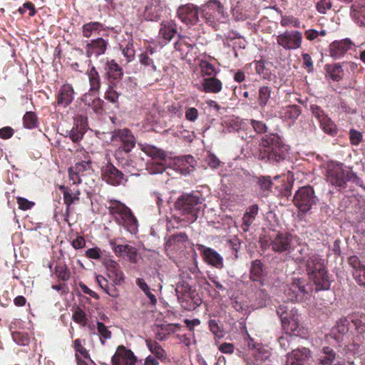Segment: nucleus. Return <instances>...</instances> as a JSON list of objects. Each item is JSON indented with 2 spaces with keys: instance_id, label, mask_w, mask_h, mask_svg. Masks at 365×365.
Wrapping results in <instances>:
<instances>
[{
  "instance_id": "f257e3e1",
  "label": "nucleus",
  "mask_w": 365,
  "mask_h": 365,
  "mask_svg": "<svg viewBox=\"0 0 365 365\" xmlns=\"http://www.w3.org/2000/svg\"><path fill=\"white\" fill-rule=\"evenodd\" d=\"M288 150V146L277 134L270 133L261 138L259 147L252 150V154L259 160L277 165L287 158Z\"/></svg>"
},
{
  "instance_id": "f03ea898",
  "label": "nucleus",
  "mask_w": 365,
  "mask_h": 365,
  "mask_svg": "<svg viewBox=\"0 0 365 365\" xmlns=\"http://www.w3.org/2000/svg\"><path fill=\"white\" fill-rule=\"evenodd\" d=\"M108 203V213L115 223L130 233L135 234L138 232V221L130 208L115 199L109 200Z\"/></svg>"
},
{
  "instance_id": "7ed1b4c3",
  "label": "nucleus",
  "mask_w": 365,
  "mask_h": 365,
  "mask_svg": "<svg viewBox=\"0 0 365 365\" xmlns=\"http://www.w3.org/2000/svg\"><path fill=\"white\" fill-rule=\"evenodd\" d=\"M203 199L200 193L192 191L182 192L174 203L175 210L187 217V221L193 222L199 217L202 209Z\"/></svg>"
},
{
  "instance_id": "20e7f679",
  "label": "nucleus",
  "mask_w": 365,
  "mask_h": 365,
  "mask_svg": "<svg viewBox=\"0 0 365 365\" xmlns=\"http://www.w3.org/2000/svg\"><path fill=\"white\" fill-rule=\"evenodd\" d=\"M304 264L307 275L316 284L317 289H328L330 282L324 259L317 254H311L307 258Z\"/></svg>"
},
{
  "instance_id": "39448f33",
  "label": "nucleus",
  "mask_w": 365,
  "mask_h": 365,
  "mask_svg": "<svg viewBox=\"0 0 365 365\" xmlns=\"http://www.w3.org/2000/svg\"><path fill=\"white\" fill-rule=\"evenodd\" d=\"M113 142H119L121 145L115 152V159L120 162L124 168L129 165V160L123 162V154H128L135 146L136 139L128 128L117 129L113 132L111 136Z\"/></svg>"
},
{
  "instance_id": "423d86ee",
  "label": "nucleus",
  "mask_w": 365,
  "mask_h": 365,
  "mask_svg": "<svg viewBox=\"0 0 365 365\" xmlns=\"http://www.w3.org/2000/svg\"><path fill=\"white\" fill-rule=\"evenodd\" d=\"M319 201L314 190L311 185L299 187L295 192L293 203L298 209L299 216H304Z\"/></svg>"
},
{
  "instance_id": "0eeeda50",
  "label": "nucleus",
  "mask_w": 365,
  "mask_h": 365,
  "mask_svg": "<svg viewBox=\"0 0 365 365\" xmlns=\"http://www.w3.org/2000/svg\"><path fill=\"white\" fill-rule=\"evenodd\" d=\"M277 314L281 319V324L286 334H298L299 314L292 304H281L277 309Z\"/></svg>"
},
{
  "instance_id": "6e6552de",
  "label": "nucleus",
  "mask_w": 365,
  "mask_h": 365,
  "mask_svg": "<svg viewBox=\"0 0 365 365\" xmlns=\"http://www.w3.org/2000/svg\"><path fill=\"white\" fill-rule=\"evenodd\" d=\"M349 323L350 319H340L336 322V330L338 333L342 334L341 340L346 354H348L349 351L354 355L359 354L361 341L360 336H354L353 334L349 333Z\"/></svg>"
},
{
  "instance_id": "1a4fd4ad",
  "label": "nucleus",
  "mask_w": 365,
  "mask_h": 365,
  "mask_svg": "<svg viewBox=\"0 0 365 365\" xmlns=\"http://www.w3.org/2000/svg\"><path fill=\"white\" fill-rule=\"evenodd\" d=\"M311 291V286L306 280L294 278L286 286L284 294L287 299L292 302H302L310 295Z\"/></svg>"
},
{
  "instance_id": "9d476101",
  "label": "nucleus",
  "mask_w": 365,
  "mask_h": 365,
  "mask_svg": "<svg viewBox=\"0 0 365 365\" xmlns=\"http://www.w3.org/2000/svg\"><path fill=\"white\" fill-rule=\"evenodd\" d=\"M299 244V237L288 232H279L270 242L271 249L278 253H290Z\"/></svg>"
},
{
  "instance_id": "9b49d317",
  "label": "nucleus",
  "mask_w": 365,
  "mask_h": 365,
  "mask_svg": "<svg viewBox=\"0 0 365 365\" xmlns=\"http://www.w3.org/2000/svg\"><path fill=\"white\" fill-rule=\"evenodd\" d=\"M178 299L181 307L187 311L195 309L202 303V299L188 284L184 283L176 289Z\"/></svg>"
},
{
  "instance_id": "f8f14e48",
  "label": "nucleus",
  "mask_w": 365,
  "mask_h": 365,
  "mask_svg": "<svg viewBox=\"0 0 365 365\" xmlns=\"http://www.w3.org/2000/svg\"><path fill=\"white\" fill-rule=\"evenodd\" d=\"M310 110L313 116L318 120L320 128L326 134L334 137L338 133V127L326 112L317 105H311Z\"/></svg>"
},
{
  "instance_id": "ddd939ff",
  "label": "nucleus",
  "mask_w": 365,
  "mask_h": 365,
  "mask_svg": "<svg viewBox=\"0 0 365 365\" xmlns=\"http://www.w3.org/2000/svg\"><path fill=\"white\" fill-rule=\"evenodd\" d=\"M200 14L210 25L225 17V7L220 0H209L200 7Z\"/></svg>"
},
{
  "instance_id": "4468645a",
  "label": "nucleus",
  "mask_w": 365,
  "mask_h": 365,
  "mask_svg": "<svg viewBox=\"0 0 365 365\" xmlns=\"http://www.w3.org/2000/svg\"><path fill=\"white\" fill-rule=\"evenodd\" d=\"M200 13V8L192 3L181 5L177 9V16L187 26L197 24Z\"/></svg>"
},
{
  "instance_id": "2eb2a0df",
  "label": "nucleus",
  "mask_w": 365,
  "mask_h": 365,
  "mask_svg": "<svg viewBox=\"0 0 365 365\" xmlns=\"http://www.w3.org/2000/svg\"><path fill=\"white\" fill-rule=\"evenodd\" d=\"M277 42L286 50L297 49L302 43V34L299 31H285L277 36Z\"/></svg>"
},
{
  "instance_id": "dca6fc26",
  "label": "nucleus",
  "mask_w": 365,
  "mask_h": 365,
  "mask_svg": "<svg viewBox=\"0 0 365 365\" xmlns=\"http://www.w3.org/2000/svg\"><path fill=\"white\" fill-rule=\"evenodd\" d=\"M86 42L84 53L88 58H98L104 55L109 46L108 39L103 38V37H98Z\"/></svg>"
},
{
  "instance_id": "f3484780",
  "label": "nucleus",
  "mask_w": 365,
  "mask_h": 365,
  "mask_svg": "<svg viewBox=\"0 0 365 365\" xmlns=\"http://www.w3.org/2000/svg\"><path fill=\"white\" fill-rule=\"evenodd\" d=\"M102 179L113 186L124 185L127 182L125 175L113 164L108 163L101 169Z\"/></svg>"
},
{
  "instance_id": "a211bd4d",
  "label": "nucleus",
  "mask_w": 365,
  "mask_h": 365,
  "mask_svg": "<svg viewBox=\"0 0 365 365\" xmlns=\"http://www.w3.org/2000/svg\"><path fill=\"white\" fill-rule=\"evenodd\" d=\"M327 180L339 190L344 188L347 182L346 171L339 165L330 166L327 170Z\"/></svg>"
},
{
  "instance_id": "6ab92c4d",
  "label": "nucleus",
  "mask_w": 365,
  "mask_h": 365,
  "mask_svg": "<svg viewBox=\"0 0 365 365\" xmlns=\"http://www.w3.org/2000/svg\"><path fill=\"white\" fill-rule=\"evenodd\" d=\"M347 262L351 268V274L356 283L359 287L365 288V264L356 255L348 257Z\"/></svg>"
},
{
  "instance_id": "aec40b11",
  "label": "nucleus",
  "mask_w": 365,
  "mask_h": 365,
  "mask_svg": "<svg viewBox=\"0 0 365 365\" xmlns=\"http://www.w3.org/2000/svg\"><path fill=\"white\" fill-rule=\"evenodd\" d=\"M75 91L71 84L63 83L56 94V101L54 106L56 107L66 108L74 100Z\"/></svg>"
},
{
  "instance_id": "412c9836",
  "label": "nucleus",
  "mask_w": 365,
  "mask_h": 365,
  "mask_svg": "<svg viewBox=\"0 0 365 365\" xmlns=\"http://www.w3.org/2000/svg\"><path fill=\"white\" fill-rule=\"evenodd\" d=\"M137 357L134 353L123 345L118 346L117 350L111 358L112 365H135Z\"/></svg>"
},
{
  "instance_id": "4be33fe9",
  "label": "nucleus",
  "mask_w": 365,
  "mask_h": 365,
  "mask_svg": "<svg viewBox=\"0 0 365 365\" xmlns=\"http://www.w3.org/2000/svg\"><path fill=\"white\" fill-rule=\"evenodd\" d=\"M354 43L350 38H346L340 41H334L329 46V56L336 60L344 56L346 53L351 50Z\"/></svg>"
},
{
  "instance_id": "5701e85b",
  "label": "nucleus",
  "mask_w": 365,
  "mask_h": 365,
  "mask_svg": "<svg viewBox=\"0 0 365 365\" xmlns=\"http://www.w3.org/2000/svg\"><path fill=\"white\" fill-rule=\"evenodd\" d=\"M105 71V77L108 81V84L118 85L121 81L123 71L115 60L107 59Z\"/></svg>"
},
{
  "instance_id": "b1692460",
  "label": "nucleus",
  "mask_w": 365,
  "mask_h": 365,
  "mask_svg": "<svg viewBox=\"0 0 365 365\" xmlns=\"http://www.w3.org/2000/svg\"><path fill=\"white\" fill-rule=\"evenodd\" d=\"M286 365H305L311 358V351L306 347L294 349L287 354Z\"/></svg>"
},
{
  "instance_id": "393cba45",
  "label": "nucleus",
  "mask_w": 365,
  "mask_h": 365,
  "mask_svg": "<svg viewBox=\"0 0 365 365\" xmlns=\"http://www.w3.org/2000/svg\"><path fill=\"white\" fill-rule=\"evenodd\" d=\"M197 248L202 256L203 260L207 264L217 269H221L223 267V258L217 251L202 245H199Z\"/></svg>"
},
{
  "instance_id": "a878e982",
  "label": "nucleus",
  "mask_w": 365,
  "mask_h": 365,
  "mask_svg": "<svg viewBox=\"0 0 365 365\" xmlns=\"http://www.w3.org/2000/svg\"><path fill=\"white\" fill-rule=\"evenodd\" d=\"M74 125L69 132V138L73 143H78L83 137L87 129V118L83 115H77L74 118Z\"/></svg>"
},
{
  "instance_id": "bb28decb",
  "label": "nucleus",
  "mask_w": 365,
  "mask_h": 365,
  "mask_svg": "<svg viewBox=\"0 0 365 365\" xmlns=\"http://www.w3.org/2000/svg\"><path fill=\"white\" fill-rule=\"evenodd\" d=\"M325 78L333 82H339L344 78L345 71L341 62L327 63L324 67Z\"/></svg>"
},
{
  "instance_id": "cd10ccee",
  "label": "nucleus",
  "mask_w": 365,
  "mask_h": 365,
  "mask_svg": "<svg viewBox=\"0 0 365 365\" xmlns=\"http://www.w3.org/2000/svg\"><path fill=\"white\" fill-rule=\"evenodd\" d=\"M188 240L187 235L184 232L173 234L168 237L165 247L167 250H181L185 247V244L188 242Z\"/></svg>"
},
{
  "instance_id": "c85d7f7f",
  "label": "nucleus",
  "mask_w": 365,
  "mask_h": 365,
  "mask_svg": "<svg viewBox=\"0 0 365 365\" xmlns=\"http://www.w3.org/2000/svg\"><path fill=\"white\" fill-rule=\"evenodd\" d=\"M105 266L108 272V277L115 284H121L125 277L120 269L119 264L113 259H107L105 262Z\"/></svg>"
},
{
  "instance_id": "c756f323",
  "label": "nucleus",
  "mask_w": 365,
  "mask_h": 365,
  "mask_svg": "<svg viewBox=\"0 0 365 365\" xmlns=\"http://www.w3.org/2000/svg\"><path fill=\"white\" fill-rule=\"evenodd\" d=\"M58 188L63 193L64 204H73L79 201L81 190L77 185H73L69 182L68 185H62Z\"/></svg>"
},
{
  "instance_id": "7c9ffc66",
  "label": "nucleus",
  "mask_w": 365,
  "mask_h": 365,
  "mask_svg": "<svg viewBox=\"0 0 365 365\" xmlns=\"http://www.w3.org/2000/svg\"><path fill=\"white\" fill-rule=\"evenodd\" d=\"M302 113L299 106L289 105L282 107L279 111V116L289 124H293Z\"/></svg>"
},
{
  "instance_id": "2f4dec72",
  "label": "nucleus",
  "mask_w": 365,
  "mask_h": 365,
  "mask_svg": "<svg viewBox=\"0 0 365 365\" xmlns=\"http://www.w3.org/2000/svg\"><path fill=\"white\" fill-rule=\"evenodd\" d=\"M177 34L178 26L174 21H165L160 24L159 36L162 38L165 43L170 41Z\"/></svg>"
},
{
  "instance_id": "473e14b6",
  "label": "nucleus",
  "mask_w": 365,
  "mask_h": 365,
  "mask_svg": "<svg viewBox=\"0 0 365 365\" xmlns=\"http://www.w3.org/2000/svg\"><path fill=\"white\" fill-rule=\"evenodd\" d=\"M350 16L361 26L365 18V0H354L350 8Z\"/></svg>"
},
{
  "instance_id": "72a5a7b5",
  "label": "nucleus",
  "mask_w": 365,
  "mask_h": 365,
  "mask_svg": "<svg viewBox=\"0 0 365 365\" xmlns=\"http://www.w3.org/2000/svg\"><path fill=\"white\" fill-rule=\"evenodd\" d=\"M161 16V6L159 0H148L145 8V17L147 20L156 21Z\"/></svg>"
},
{
  "instance_id": "f704fd0d",
  "label": "nucleus",
  "mask_w": 365,
  "mask_h": 365,
  "mask_svg": "<svg viewBox=\"0 0 365 365\" xmlns=\"http://www.w3.org/2000/svg\"><path fill=\"white\" fill-rule=\"evenodd\" d=\"M102 31H105V26L102 23L98 21H91L84 24L81 28L83 36L87 38L93 36L100 35Z\"/></svg>"
},
{
  "instance_id": "c9c22d12",
  "label": "nucleus",
  "mask_w": 365,
  "mask_h": 365,
  "mask_svg": "<svg viewBox=\"0 0 365 365\" xmlns=\"http://www.w3.org/2000/svg\"><path fill=\"white\" fill-rule=\"evenodd\" d=\"M178 41L174 43V48L182 57H186L195 45L188 42L189 37L178 34Z\"/></svg>"
},
{
  "instance_id": "e433bc0d",
  "label": "nucleus",
  "mask_w": 365,
  "mask_h": 365,
  "mask_svg": "<svg viewBox=\"0 0 365 365\" xmlns=\"http://www.w3.org/2000/svg\"><path fill=\"white\" fill-rule=\"evenodd\" d=\"M202 91L205 93H218L222 91V83L215 76L205 78L202 83Z\"/></svg>"
},
{
  "instance_id": "4c0bfd02",
  "label": "nucleus",
  "mask_w": 365,
  "mask_h": 365,
  "mask_svg": "<svg viewBox=\"0 0 365 365\" xmlns=\"http://www.w3.org/2000/svg\"><path fill=\"white\" fill-rule=\"evenodd\" d=\"M259 207L257 204L250 206L245 212L242 217V229L244 232H247L250 225L257 215Z\"/></svg>"
},
{
  "instance_id": "58836bf2",
  "label": "nucleus",
  "mask_w": 365,
  "mask_h": 365,
  "mask_svg": "<svg viewBox=\"0 0 365 365\" xmlns=\"http://www.w3.org/2000/svg\"><path fill=\"white\" fill-rule=\"evenodd\" d=\"M263 267L264 265L261 260L255 259L252 262L250 269V278L253 282H258L262 283L263 278Z\"/></svg>"
},
{
  "instance_id": "ea45409f",
  "label": "nucleus",
  "mask_w": 365,
  "mask_h": 365,
  "mask_svg": "<svg viewBox=\"0 0 365 365\" xmlns=\"http://www.w3.org/2000/svg\"><path fill=\"white\" fill-rule=\"evenodd\" d=\"M145 343L148 349L156 356L157 359L162 361L167 359L166 351L157 341L152 339H146Z\"/></svg>"
},
{
  "instance_id": "a19ab883",
  "label": "nucleus",
  "mask_w": 365,
  "mask_h": 365,
  "mask_svg": "<svg viewBox=\"0 0 365 365\" xmlns=\"http://www.w3.org/2000/svg\"><path fill=\"white\" fill-rule=\"evenodd\" d=\"M350 322L354 325L358 335L365 333V314L353 313L349 316Z\"/></svg>"
},
{
  "instance_id": "79ce46f5",
  "label": "nucleus",
  "mask_w": 365,
  "mask_h": 365,
  "mask_svg": "<svg viewBox=\"0 0 365 365\" xmlns=\"http://www.w3.org/2000/svg\"><path fill=\"white\" fill-rule=\"evenodd\" d=\"M90 91H98L101 88V78L99 73L94 66H92L88 71Z\"/></svg>"
},
{
  "instance_id": "37998d69",
  "label": "nucleus",
  "mask_w": 365,
  "mask_h": 365,
  "mask_svg": "<svg viewBox=\"0 0 365 365\" xmlns=\"http://www.w3.org/2000/svg\"><path fill=\"white\" fill-rule=\"evenodd\" d=\"M23 125L25 128L32 130L38 128V118L35 112L27 111L22 118Z\"/></svg>"
},
{
  "instance_id": "c03bdc74",
  "label": "nucleus",
  "mask_w": 365,
  "mask_h": 365,
  "mask_svg": "<svg viewBox=\"0 0 365 365\" xmlns=\"http://www.w3.org/2000/svg\"><path fill=\"white\" fill-rule=\"evenodd\" d=\"M320 364L323 365H331L336 361V354L333 349L324 346L322 351V355L319 359Z\"/></svg>"
},
{
  "instance_id": "a18cd8bd",
  "label": "nucleus",
  "mask_w": 365,
  "mask_h": 365,
  "mask_svg": "<svg viewBox=\"0 0 365 365\" xmlns=\"http://www.w3.org/2000/svg\"><path fill=\"white\" fill-rule=\"evenodd\" d=\"M71 167L82 177L91 175L93 172L91 160H81Z\"/></svg>"
},
{
  "instance_id": "49530a36",
  "label": "nucleus",
  "mask_w": 365,
  "mask_h": 365,
  "mask_svg": "<svg viewBox=\"0 0 365 365\" xmlns=\"http://www.w3.org/2000/svg\"><path fill=\"white\" fill-rule=\"evenodd\" d=\"M56 277L61 281H68L71 277V272L64 262H58L54 269Z\"/></svg>"
},
{
  "instance_id": "de8ad7c7",
  "label": "nucleus",
  "mask_w": 365,
  "mask_h": 365,
  "mask_svg": "<svg viewBox=\"0 0 365 365\" xmlns=\"http://www.w3.org/2000/svg\"><path fill=\"white\" fill-rule=\"evenodd\" d=\"M272 93V88L267 86H261L259 89L257 103L258 105L262 108H264L267 106Z\"/></svg>"
},
{
  "instance_id": "09e8293b",
  "label": "nucleus",
  "mask_w": 365,
  "mask_h": 365,
  "mask_svg": "<svg viewBox=\"0 0 365 365\" xmlns=\"http://www.w3.org/2000/svg\"><path fill=\"white\" fill-rule=\"evenodd\" d=\"M143 151L153 160H165L167 157L164 150L152 145L145 147Z\"/></svg>"
},
{
  "instance_id": "8fccbe9b",
  "label": "nucleus",
  "mask_w": 365,
  "mask_h": 365,
  "mask_svg": "<svg viewBox=\"0 0 365 365\" xmlns=\"http://www.w3.org/2000/svg\"><path fill=\"white\" fill-rule=\"evenodd\" d=\"M253 63L255 64V71L257 74L262 76L264 79L271 80V71L265 66V61L264 59L255 61Z\"/></svg>"
},
{
  "instance_id": "3c124183",
  "label": "nucleus",
  "mask_w": 365,
  "mask_h": 365,
  "mask_svg": "<svg viewBox=\"0 0 365 365\" xmlns=\"http://www.w3.org/2000/svg\"><path fill=\"white\" fill-rule=\"evenodd\" d=\"M139 61L141 66H143L148 71H155L157 70L154 61L150 56H149L148 52L141 53L139 55Z\"/></svg>"
},
{
  "instance_id": "603ef678",
  "label": "nucleus",
  "mask_w": 365,
  "mask_h": 365,
  "mask_svg": "<svg viewBox=\"0 0 365 365\" xmlns=\"http://www.w3.org/2000/svg\"><path fill=\"white\" fill-rule=\"evenodd\" d=\"M199 66L202 76L212 77L215 76L217 73L215 66L207 60L202 59L199 63Z\"/></svg>"
},
{
  "instance_id": "864d4df0",
  "label": "nucleus",
  "mask_w": 365,
  "mask_h": 365,
  "mask_svg": "<svg viewBox=\"0 0 365 365\" xmlns=\"http://www.w3.org/2000/svg\"><path fill=\"white\" fill-rule=\"evenodd\" d=\"M157 327L156 339L160 341L166 340L168 335L174 333L172 326L169 324L158 325Z\"/></svg>"
},
{
  "instance_id": "5fc2aeb1",
  "label": "nucleus",
  "mask_w": 365,
  "mask_h": 365,
  "mask_svg": "<svg viewBox=\"0 0 365 365\" xmlns=\"http://www.w3.org/2000/svg\"><path fill=\"white\" fill-rule=\"evenodd\" d=\"M108 88L105 93V98L112 103H118L120 93L116 91L118 85L108 84Z\"/></svg>"
},
{
  "instance_id": "6e6d98bb",
  "label": "nucleus",
  "mask_w": 365,
  "mask_h": 365,
  "mask_svg": "<svg viewBox=\"0 0 365 365\" xmlns=\"http://www.w3.org/2000/svg\"><path fill=\"white\" fill-rule=\"evenodd\" d=\"M257 185L262 192L271 191L273 185L270 176H259L257 178Z\"/></svg>"
},
{
  "instance_id": "4d7b16f0",
  "label": "nucleus",
  "mask_w": 365,
  "mask_h": 365,
  "mask_svg": "<svg viewBox=\"0 0 365 365\" xmlns=\"http://www.w3.org/2000/svg\"><path fill=\"white\" fill-rule=\"evenodd\" d=\"M97 330L100 336L101 342L103 345H104L106 340L111 338V331H109L108 327L101 322H97Z\"/></svg>"
},
{
  "instance_id": "13d9d810",
  "label": "nucleus",
  "mask_w": 365,
  "mask_h": 365,
  "mask_svg": "<svg viewBox=\"0 0 365 365\" xmlns=\"http://www.w3.org/2000/svg\"><path fill=\"white\" fill-rule=\"evenodd\" d=\"M14 341L20 346H27L30 342V338L27 333L21 331H14L12 333Z\"/></svg>"
},
{
  "instance_id": "bf43d9fd",
  "label": "nucleus",
  "mask_w": 365,
  "mask_h": 365,
  "mask_svg": "<svg viewBox=\"0 0 365 365\" xmlns=\"http://www.w3.org/2000/svg\"><path fill=\"white\" fill-rule=\"evenodd\" d=\"M72 319L83 327H85L88 322V318L86 312L81 308H78L72 315Z\"/></svg>"
},
{
  "instance_id": "052dcab7",
  "label": "nucleus",
  "mask_w": 365,
  "mask_h": 365,
  "mask_svg": "<svg viewBox=\"0 0 365 365\" xmlns=\"http://www.w3.org/2000/svg\"><path fill=\"white\" fill-rule=\"evenodd\" d=\"M349 138L351 145L358 146L363 140V135L361 132L351 128L349 131Z\"/></svg>"
},
{
  "instance_id": "680f3d73",
  "label": "nucleus",
  "mask_w": 365,
  "mask_h": 365,
  "mask_svg": "<svg viewBox=\"0 0 365 365\" xmlns=\"http://www.w3.org/2000/svg\"><path fill=\"white\" fill-rule=\"evenodd\" d=\"M125 257H126L131 263H136L138 260V250L135 247L125 245Z\"/></svg>"
},
{
  "instance_id": "e2e57ef3",
  "label": "nucleus",
  "mask_w": 365,
  "mask_h": 365,
  "mask_svg": "<svg viewBox=\"0 0 365 365\" xmlns=\"http://www.w3.org/2000/svg\"><path fill=\"white\" fill-rule=\"evenodd\" d=\"M73 348L76 352V354H81L83 358L91 360L88 351L82 345L81 339H77L73 341Z\"/></svg>"
},
{
  "instance_id": "0e129e2a",
  "label": "nucleus",
  "mask_w": 365,
  "mask_h": 365,
  "mask_svg": "<svg viewBox=\"0 0 365 365\" xmlns=\"http://www.w3.org/2000/svg\"><path fill=\"white\" fill-rule=\"evenodd\" d=\"M332 7L331 0H319L316 4L317 11L322 14H325L327 11Z\"/></svg>"
},
{
  "instance_id": "69168bd1",
  "label": "nucleus",
  "mask_w": 365,
  "mask_h": 365,
  "mask_svg": "<svg viewBox=\"0 0 365 365\" xmlns=\"http://www.w3.org/2000/svg\"><path fill=\"white\" fill-rule=\"evenodd\" d=\"M209 329L210 331L217 337L221 338L223 336V330L219 326L215 319H210L208 322Z\"/></svg>"
},
{
  "instance_id": "338daca9",
  "label": "nucleus",
  "mask_w": 365,
  "mask_h": 365,
  "mask_svg": "<svg viewBox=\"0 0 365 365\" xmlns=\"http://www.w3.org/2000/svg\"><path fill=\"white\" fill-rule=\"evenodd\" d=\"M346 178L347 181H351L353 183L356 184L359 187H361L364 190H365V185L361 178L358 177L356 173L353 171H346Z\"/></svg>"
},
{
  "instance_id": "774afa93",
  "label": "nucleus",
  "mask_w": 365,
  "mask_h": 365,
  "mask_svg": "<svg viewBox=\"0 0 365 365\" xmlns=\"http://www.w3.org/2000/svg\"><path fill=\"white\" fill-rule=\"evenodd\" d=\"M123 56L127 58L128 62H130L134 59L135 57V49L133 43H128L126 46L122 49Z\"/></svg>"
}]
</instances>
